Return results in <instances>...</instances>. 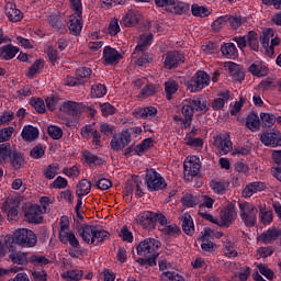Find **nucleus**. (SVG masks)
Instances as JSON below:
<instances>
[{"mask_svg":"<svg viewBox=\"0 0 281 281\" xmlns=\"http://www.w3.org/2000/svg\"><path fill=\"white\" fill-rule=\"evenodd\" d=\"M209 111L210 106L203 97H193L182 101L181 113L183 117L180 115H173L172 120L176 124H180L181 128H189L192 124V120L194 119V113L205 114Z\"/></svg>","mask_w":281,"mask_h":281,"instance_id":"1","label":"nucleus"},{"mask_svg":"<svg viewBox=\"0 0 281 281\" xmlns=\"http://www.w3.org/2000/svg\"><path fill=\"white\" fill-rule=\"evenodd\" d=\"M38 244L36 233L30 228H18L12 233V236L4 237V245L9 251L16 249L14 245L22 249H32Z\"/></svg>","mask_w":281,"mask_h":281,"instance_id":"2","label":"nucleus"},{"mask_svg":"<svg viewBox=\"0 0 281 281\" xmlns=\"http://www.w3.org/2000/svg\"><path fill=\"white\" fill-rule=\"evenodd\" d=\"M79 236H81L87 245L98 247L99 245H102L104 240H109L111 234L98 226L83 225L79 228Z\"/></svg>","mask_w":281,"mask_h":281,"instance_id":"3","label":"nucleus"},{"mask_svg":"<svg viewBox=\"0 0 281 281\" xmlns=\"http://www.w3.org/2000/svg\"><path fill=\"white\" fill-rule=\"evenodd\" d=\"M159 247H161V241L155 238H146L136 245V254L142 258H151V260H155L159 256Z\"/></svg>","mask_w":281,"mask_h":281,"instance_id":"4","label":"nucleus"},{"mask_svg":"<svg viewBox=\"0 0 281 281\" xmlns=\"http://www.w3.org/2000/svg\"><path fill=\"white\" fill-rule=\"evenodd\" d=\"M239 217L246 227H256L258 223V207L249 202H239Z\"/></svg>","mask_w":281,"mask_h":281,"instance_id":"5","label":"nucleus"},{"mask_svg":"<svg viewBox=\"0 0 281 281\" xmlns=\"http://www.w3.org/2000/svg\"><path fill=\"white\" fill-rule=\"evenodd\" d=\"M145 183L149 192H159V190H166L168 188L166 179L153 168L146 170Z\"/></svg>","mask_w":281,"mask_h":281,"instance_id":"6","label":"nucleus"},{"mask_svg":"<svg viewBox=\"0 0 281 281\" xmlns=\"http://www.w3.org/2000/svg\"><path fill=\"white\" fill-rule=\"evenodd\" d=\"M184 168V179L187 181H192L194 177L199 176V172L201 170V159L196 156H189L186 158L183 162Z\"/></svg>","mask_w":281,"mask_h":281,"instance_id":"7","label":"nucleus"},{"mask_svg":"<svg viewBox=\"0 0 281 281\" xmlns=\"http://www.w3.org/2000/svg\"><path fill=\"white\" fill-rule=\"evenodd\" d=\"M83 103L76 101H65L61 103L59 111L72 120H78L85 113Z\"/></svg>","mask_w":281,"mask_h":281,"instance_id":"8","label":"nucleus"},{"mask_svg":"<svg viewBox=\"0 0 281 281\" xmlns=\"http://www.w3.org/2000/svg\"><path fill=\"white\" fill-rule=\"evenodd\" d=\"M205 87H210V75L205 71H198L194 77H192L188 89L191 93H198V91H202Z\"/></svg>","mask_w":281,"mask_h":281,"instance_id":"9","label":"nucleus"},{"mask_svg":"<svg viewBox=\"0 0 281 281\" xmlns=\"http://www.w3.org/2000/svg\"><path fill=\"white\" fill-rule=\"evenodd\" d=\"M131 132L128 130H124L112 137L110 146L112 150L120 153V150H124V148L131 144Z\"/></svg>","mask_w":281,"mask_h":281,"instance_id":"10","label":"nucleus"},{"mask_svg":"<svg viewBox=\"0 0 281 281\" xmlns=\"http://www.w3.org/2000/svg\"><path fill=\"white\" fill-rule=\"evenodd\" d=\"M183 63H186V56L182 52L170 50L166 54L164 67L165 69H177V67L183 65Z\"/></svg>","mask_w":281,"mask_h":281,"instance_id":"11","label":"nucleus"},{"mask_svg":"<svg viewBox=\"0 0 281 281\" xmlns=\"http://www.w3.org/2000/svg\"><path fill=\"white\" fill-rule=\"evenodd\" d=\"M24 217L27 223L38 225L43 223V209H41V206L36 204L25 206Z\"/></svg>","mask_w":281,"mask_h":281,"instance_id":"12","label":"nucleus"},{"mask_svg":"<svg viewBox=\"0 0 281 281\" xmlns=\"http://www.w3.org/2000/svg\"><path fill=\"white\" fill-rule=\"evenodd\" d=\"M221 217V227H229L238 218V213L236 212V206L233 204L226 205L224 209L220 212Z\"/></svg>","mask_w":281,"mask_h":281,"instance_id":"13","label":"nucleus"},{"mask_svg":"<svg viewBox=\"0 0 281 281\" xmlns=\"http://www.w3.org/2000/svg\"><path fill=\"white\" fill-rule=\"evenodd\" d=\"M124 58V53H120L117 49L105 46L103 49V64L105 66L120 65V60Z\"/></svg>","mask_w":281,"mask_h":281,"instance_id":"14","label":"nucleus"},{"mask_svg":"<svg viewBox=\"0 0 281 281\" xmlns=\"http://www.w3.org/2000/svg\"><path fill=\"white\" fill-rule=\"evenodd\" d=\"M214 146L220 153V155H227V153H231L234 144L232 143V139L229 138V134H220L217 136H214Z\"/></svg>","mask_w":281,"mask_h":281,"instance_id":"15","label":"nucleus"},{"mask_svg":"<svg viewBox=\"0 0 281 281\" xmlns=\"http://www.w3.org/2000/svg\"><path fill=\"white\" fill-rule=\"evenodd\" d=\"M260 140L261 143H263L265 146L278 148V146H281V132L278 130L265 132L263 134H261Z\"/></svg>","mask_w":281,"mask_h":281,"instance_id":"16","label":"nucleus"},{"mask_svg":"<svg viewBox=\"0 0 281 281\" xmlns=\"http://www.w3.org/2000/svg\"><path fill=\"white\" fill-rule=\"evenodd\" d=\"M281 237V228L270 227L268 231L261 233L257 240L258 243H262L263 245H273L278 238Z\"/></svg>","mask_w":281,"mask_h":281,"instance_id":"17","label":"nucleus"},{"mask_svg":"<svg viewBox=\"0 0 281 281\" xmlns=\"http://www.w3.org/2000/svg\"><path fill=\"white\" fill-rule=\"evenodd\" d=\"M136 223L143 227V229H155V212L144 211L136 217Z\"/></svg>","mask_w":281,"mask_h":281,"instance_id":"18","label":"nucleus"},{"mask_svg":"<svg viewBox=\"0 0 281 281\" xmlns=\"http://www.w3.org/2000/svg\"><path fill=\"white\" fill-rule=\"evenodd\" d=\"M267 183L262 181L249 182L243 190L241 195L244 199H251L257 192H265Z\"/></svg>","mask_w":281,"mask_h":281,"instance_id":"19","label":"nucleus"},{"mask_svg":"<svg viewBox=\"0 0 281 281\" xmlns=\"http://www.w3.org/2000/svg\"><path fill=\"white\" fill-rule=\"evenodd\" d=\"M4 14L11 23H19L23 21V13L16 8L13 2H7L4 5Z\"/></svg>","mask_w":281,"mask_h":281,"instance_id":"20","label":"nucleus"},{"mask_svg":"<svg viewBox=\"0 0 281 281\" xmlns=\"http://www.w3.org/2000/svg\"><path fill=\"white\" fill-rule=\"evenodd\" d=\"M82 14H72L68 20V30L70 34L74 36H80V32H82Z\"/></svg>","mask_w":281,"mask_h":281,"instance_id":"21","label":"nucleus"},{"mask_svg":"<svg viewBox=\"0 0 281 281\" xmlns=\"http://www.w3.org/2000/svg\"><path fill=\"white\" fill-rule=\"evenodd\" d=\"M15 249L9 250L10 251V254H9L10 262H12L13 265L25 267V265H27V262H30V259L27 258V252L22 251V250H15Z\"/></svg>","mask_w":281,"mask_h":281,"instance_id":"22","label":"nucleus"},{"mask_svg":"<svg viewBox=\"0 0 281 281\" xmlns=\"http://www.w3.org/2000/svg\"><path fill=\"white\" fill-rule=\"evenodd\" d=\"M58 238L63 245H70L74 249H80V240L76 237V234L71 231L58 234Z\"/></svg>","mask_w":281,"mask_h":281,"instance_id":"23","label":"nucleus"},{"mask_svg":"<svg viewBox=\"0 0 281 281\" xmlns=\"http://www.w3.org/2000/svg\"><path fill=\"white\" fill-rule=\"evenodd\" d=\"M2 210L7 212V218L10 221V223H16V221H19V203L5 202Z\"/></svg>","mask_w":281,"mask_h":281,"instance_id":"24","label":"nucleus"},{"mask_svg":"<svg viewBox=\"0 0 281 281\" xmlns=\"http://www.w3.org/2000/svg\"><path fill=\"white\" fill-rule=\"evenodd\" d=\"M225 68L227 69L229 76L237 80V82H243L245 80V71L240 69V66L234 61H228L225 65Z\"/></svg>","mask_w":281,"mask_h":281,"instance_id":"25","label":"nucleus"},{"mask_svg":"<svg viewBox=\"0 0 281 281\" xmlns=\"http://www.w3.org/2000/svg\"><path fill=\"white\" fill-rule=\"evenodd\" d=\"M223 254L226 258H236L238 256V249L234 239L225 237L223 241Z\"/></svg>","mask_w":281,"mask_h":281,"instance_id":"26","label":"nucleus"},{"mask_svg":"<svg viewBox=\"0 0 281 281\" xmlns=\"http://www.w3.org/2000/svg\"><path fill=\"white\" fill-rule=\"evenodd\" d=\"M153 43V34L151 33H144L139 36L138 44L135 47L134 53L132 54L133 58L137 56L138 52H146L148 45Z\"/></svg>","mask_w":281,"mask_h":281,"instance_id":"27","label":"nucleus"},{"mask_svg":"<svg viewBox=\"0 0 281 281\" xmlns=\"http://www.w3.org/2000/svg\"><path fill=\"white\" fill-rule=\"evenodd\" d=\"M180 221L182 223V232H184L187 236H194V221L192 220V215L184 213L180 216Z\"/></svg>","mask_w":281,"mask_h":281,"instance_id":"28","label":"nucleus"},{"mask_svg":"<svg viewBox=\"0 0 281 281\" xmlns=\"http://www.w3.org/2000/svg\"><path fill=\"white\" fill-rule=\"evenodd\" d=\"M9 160L12 170H21V168L25 166V157L23 154H21V151H11Z\"/></svg>","mask_w":281,"mask_h":281,"instance_id":"29","label":"nucleus"},{"mask_svg":"<svg viewBox=\"0 0 281 281\" xmlns=\"http://www.w3.org/2000/svg\"><path fill=\"white\" fill-rule=\"evenodd\" d=\"M19 54V47L11 44L0 47V58L1 60H12Z\"/></svg>","mask_w":281,"mask_h":281,"instance_id":"30","label":"nucleus"},{"mask_svg":"<svg viewBox=\"0 0 281 281\" xmlns=\"http://www.w3.org/2000/svg\"><path fill=\"white\" fill-rule=\"evenodd\" d=\"M249 71L257 78L269 76V68L262 61H256L250 65Z\"/></svg>","mask_w":281,"mask_h":281,"instance_id":"31","label":"nucleus"},{"mask_svg":"<svg viewBox=\"0 0 281 281\" xmlns=\"http://www.w3.org/2000/svg\"><path fill=\"white\" fill-rule=\"evenodd\" d=\"M210 188L215 194H225L227 188H229V182L223 179H213L210 182Z\"/></svg>","mask_w":281,"mask_h":281,"instance_id":"32","label":"nucleus"},{"mask_svg":"<svg viewBox=\"0 0 281 281\" xmlns=\"http://www.w3.org/2000/svg\"><path fill=\"white\" fill-rule=\"evenodd\" d=\"M167 12H171V14H186L190 12V4L186 2H173L167 8Z\"/></svg>","mask_w":281,"mask_h":281,"instance_id":"33","label":"nucleus"},{"mask_svg":"<svg viewBox=\"0 0 281 281\" xmlns=\"http://www.w3.org/2000/svg\"><path fill=\"white\" fill-rule=\"evenodd\" d=\"M136 117L139 120H153L155 115H157V108L155 106H146V108H138L136 111Z\"/></svg>","mask_w":281,"mask_h":281,"instance_id":"34","label":"nucleus"},{"mask_svg":"<svg viewBox=\"0 0 281 281\" xmlns=\"http://www.w3.org/2000/svg\"><path fill=\"white\" fill-rule=\"evenodd\" d=\"M21 137L24 142H34V139H38V128L32 125H25L22 130Z\"/></svg>","mask_w":281,"mask_h":281,"instance_id":"35","label":"nucleus"},{"mask_svg":"<svg viewBox=\"0 0 281 281\" xmlns=\"http://www.w3.org/2000/svg\"><path fill=\"white\" fill-rule=\"evenodd\" d=\"M142 19V15L137 11H128L125 16L123 18V24L125 27H135L137 23H139V20Z\"/></svg>","mask_w":281,"mask_h":281,"instance_id":"36","label":"nucleus"},{"mask_svg":"<svg viewBox=\"0 0 281 281\" xmlns=\"http://www.w3.org/2000/svg\"><path fill=\"white\" fill-rule=\"evenodd\" d=\"M259 218L262 225H271L273 223V211L267 209V205H259Z\"/></svg>","mask_w":281,"mask_h":281,"instance_id":"37","label":"nucleus"},{"mask_svg":"<svg viewBox=\"0 0 281 281\" xmlns=\"http://www.w3.org/2000/svg\"><path fill=\"white\" fill-rule=\"evenodd\" d=\"M229 91H224L218 94V98L214 99L212 102L213 111H221L225 106L226 102H229Z\"/></svg>","mask_w":281,"mask_h":281,"instance_id":"38","label":"nucleus"},{"mask_svg":"<svg viewBox=\"0 0 281 281\" xmlns=\"http://www.w3.org/2000/svg\"><path fill=\"white\" fill-rule=\"evenodd\" d=\"M159 232L165 236H169L170 238H177V236H181V228L177 226V224L166 225L159 228Z\"/></svg>","mask_w":281,"mask_h":281,"instance_id":"39","label":"nucleus"},{"mask_svg":"<svg viewBox=\"0 0 281 281\" xmlns=\"http://www.w3.org/2000/svg\"><path fill=\"white\" fill-rule=\"evenodd\" d=\"M191 14L193 16H199L200 19H205L206 16H210V14H212V11L204 5H199L198 3H194L191 5Z\"/></svg>","mask_w":281,"mask_h":281,"instance_id":"40","label":"nucleus"},{"mask_svg":"<svg viewBox=\"0 0 281 281\" xmlns=\"http://www.w3.org/2000/svg\"><path fill=\"white\" fill-rule=\"evenodd\" d=\"M221 52L226 58H236L238 56V48L234 43H225L222 45Z\"/></svg>","mask_w":281,"mask_h":281,"instance_id":"41","label":"nucleus"},{"mask_svg":"<svg viewBox=\"0 0 281 281\" xmlns=\"http://www.w3.org/2000/svg\"><path fill=\"white\" fill-rule=\"evenodd\" d=\"M44 68H45V60L36 59L34 64L29 68V71L26 72V77L34 78L36 74H41Z\"/></svg>","mask_w":281,"mask_h":281,"instance_id":"42","label":"nucleus"},{"mask_svg":"<svg viewBox=\"0 0 281 281\" xmlns=\"http://www.w3.org/2000/svg\"><path fill=\"white\" fill-rule=\"evenodd\" d=\"M89 192H91V181L87 179H82L81 181H79L76 189L77 196H87Z\"/></svg>","mask_w":281,"mask_h":281,"instance_id":"43","label":"nucleus"},{"mask_svg":"<svg viewBox=\"0 0 281 281\" xmlns=\"http://www.w3.org/2000/svg\"><path fill=\"white\" fill-rule=\"evenodd\" d=\"M177 91H179V82L176 80H168L165 82V93L168 100H172V97Z\"/></svg>","mask_w":281,"mask_h":281,"instance_id":"44","label":"nucleus"},{"mask_svg":"<svg viewBox=\"0 0 281 281\" xmlns=\"http://www.w3.org/2000/svg\"><path fill=\"white\" fill-rule=\"evenodd\" d=\"M246 126L249 131L256 132L260 130V117L256 113H250L246 119Z\"/></svg>","mask_w":281,"mask_h":281,"instance_id":"45","label":"nucleus"},{"mask_svg":"<svg viewBox=\"0 0 281 281\" xmlns=\"http://www.w3.org/2000/svg\"><path fill=\"white\" fill-rule=\"evenodd\" d=\"M247 23V18H243L240 15H227V24L232 30H238L241 25Z\"/></svg>","mask_w":281,"mask_h":281,"instance_id":"46","label":"nucleus"},{"mask_svg":"<svg viewBox=\"0 0 281 281\" xmlns=\"http://www.w3.org/2000/svg\"><path fill=\"white\" fill-rule=\"evenodd\" d=\"M60 172V165H58L57 162H53L50 165H48L45 169H44V177L45 179H54L57 175H59Z\"/></svg>","mask_w":281,"mask_h":281,"instance_id":"47","label":"nucleus"},{"mask_svg":"<svg viewBox=\"0 0 281 281\" xmlns=\"http://www.w3.org/2000/svg\"><path fill=\"white\" fill-rule=\"evenodd\" d=\"M276 36V31L273 29H265L262 31V36L260 38V43L262 45V47H265V49H268L269 47V43L271 41V38H273Z\"/></svg>","mask_w":281,"mask_h":281,"instance_id":"48","label":"nucleus"},{"mask_svg":"<svg viewBox=\"0 0 281 281\" xmlns=\"http://www.w3.org/2000/svg\"><path fill=\"white\" fill-rule=\"evenodd\" d=\"M159 91V88L155 85H146L138 94L140 100H146V98H150V95H155Z\"/></svg>","mask_w":281,"mask_h":281,"instance_id":"49","label":"nucleus"},{"mask_svg":"<svg viewBox=\"0 0 281 281\" xmlns=\"http://www.w3.org/2000/svg\"><path fill=\"white\" fill-rule=\"evenodd\" d=\"M181 201L182 205H186V207H195V205H199V203H201L199 196L193 195L192 193L184 194Z\"/></svg>","mask_w":281,"mask_h":281,"instance_id":"50","label":"nucleus"},{"mask_svg":"<svg viewBox=\"0 0 281 281\" xmlns=\"http://www.w3.org/2000/svg\"><path fill=\"white\" fill-rule=\"evenodd\" d=\"M82 270H68L61 274V278L67 281H80L82 280Z\"/></svg>","mask_w":281,"mask_h":281,"instance_id":"51","label":"nucleus"},{"mask_svg":"<svg viewBox=\"0 0 281 281\" xmlns=\"http://www.w3.org/2000/svg\"><path fill=\"white\" fill-rule=\"evenodd\" d=\"M29 262H31L33 267H45L49 265V260L43 255H32Z\"/></svg>","mask_w":281,"mask_h":281,"instance_id":"52","label":"nucleus"},{"mask_svg":"<svg viewBox=\"0 0 281 281\" xmlns=\"http://www.w3.org/2000/svg\"><path fill=\"white\" fill-rule=\"evenodd\" d=\"M92 181H94V183H95L97 188H99V190H109V188H111V186H113L111 180L105 179V178H100V176H98V175L93 176Z\"/></svg>","mask_w":281,"mask_h":281,"instance_id":"53","label":"nucleus"},{"mask_svg":"<svg viewBox=\"0 0 281 281\" xmlns=\"http://www.w3.org/2000/svg\"><path fill=\"white\" fill-rule=\"evenodd\" d=\"M12 149L9 144H0V164H8Z\"/></svg>","mask_w":281,"mask_h":281,"instance_id":"54","label":"nucleus"},{"mask_svg":"<svg viewBox=\"0 0 281 281\" xmlns=\"http://www.w3.org/2000/svg\"><path fill=\"white\" fill-rule=\"evenodd\" d=\"M246 38L248 41L247 45L254 50L258 52L260 45L258 44V33L254 31H249L248 34L246 35Z\"/></svg>","mask_w":281,"mask_h":281,"instance_id":"55","label":"nucleus"},{"mask_svg":"<svg viewBox=\"0 0 281 281\" xmlns=\"http://www.w3.org/2000/svg\"><path fill=\"white\" fill-rule=\"evenodd\" d=\"M106 95V86L97 83L91 87V98H104Z\"/></svg>","mask_w":281,"mask_h":281,"instance_id":"56","label":"nucleus"},{"mask_svg":"<svg viewBox=\"0 0 281 281\" xmlns=\"http://www.w3.org/2000/svg\"><path fill=\"white\" fill-rule=\"evenodd\" d=\"M260 120H261V124L262 126H265V128H271V126H273V124H276V115L274 114H270V113H260Z\"/></svg>","mask_w":281,"mask_h":281,"instance_id":"57","label":"nucleus"},{"mask_svg":"<svg viewBox=\"0 0 281 281\" xmlns=\"http://www.w3.org/2000/svg\"><path fill=\"white\" fill-rule=\"evenodd\" d=\"M160 280L161 281H186V278H183V276L172 271H167V272H162L160 274Z\"/></svg>","mask_w":281,"mask_h":281,"instance_id":"58","label":"nucleus"},{"mask_svg":"<svg viewBox=\"0 0 281 281\" xmlns=\"http://www.w3.org/2000/svg\"><path fill=\"white\" fill-rule=\"evenodd\" d=\"M120 32H122V29L120 27V21L117 18H113L109 23L108 34H110V36H117Z\"/></svg>","mask_w":281,"mask_h":281,"instance_id":"59","label":"nucleus"},{"mask_svg":"<svg viewBox=\"0 0 281 281\" xmlns=\"http://www.w3.org/2000/svg\"><path fill=\"white\" fill-rule=\"evenodd\" d=\"M148 148H153V138L144 139L140 144L134 147V150L136 155H142V153L148 150Z\"/></svg>","mask_w":281,"mask_h":281,"instance_id":"60","label":"nucleus"},{"mask_svg":"<svg viewBox=\"0 0 281 281\" xmlns=\"http://www.w3.org/2000/svg\"><path fill=\"white\" fill-rule=\"evenodd\" d=\"M14 134V127L9 126L0 130V144L3 142H10L12 139V135Z\"/></svg>","mask_w":281,"mask_h":281,"instance_id":"61","label":"nucleus"},{"mask_svg":"<svg viewBox=\"0 0 281 281\" xmlns=\"http://www.w3.org/2000/svg\"><path fill=\"white\" fill-rule=\"evenodd\" d=\"M48 22L54 30H65V22H63V19L58 15H50Z\"/></svg>","mask_w":281,"mask_h":281,"instance_id":"62","label":"nucleus"},{"mask_svg":"<svg viewBox=\"0 0 281 281\" xmlns=\"http://www.w3.org/2000/svg\"><path fill=\"white\" fill-rule=\"evenodd\" d=\"M30 155L33 159H43V157H45V149L43 148V145L34 146L31 149Z\"/></svg>","mask_w":281,"mask_h":281,"instance_id":"63","label":"nucleus"},{"mask_svg":"<svg viewBox=\"0 0 281 281\" xmlns=\"http://www.w3.org/2000/svg\"><path fill=\"white\" fill-rule=\"evenodd\" d=\"M119 236L125 243H133L134 240L133 233L128 229V226H123L119 233Z\"/></svg>","mask_w":281,"mask_h":281,"instance_id":"64","label":"nucleus"}]
</instances>
